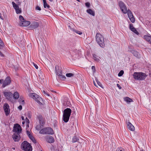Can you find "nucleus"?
<instances>
[{"mask_svg":"<svg viewBox=\"0 0 151 151\" xmlns=\"http://www.w3.org/2000/svg\"><path fill=\"white\" fill-rule=\"evenodd\" d=\"M37 118L39 121L40 125L41 126H43L45 124V119L43 118L42 116L40 114L37 116Z\"/></svg>","mask_w":151,"mask_h":151,"instance_id":"f8f14e48","label":"nucleus"},{"mask_svg":"<svg viewBox=\"0 0 151 151\" xmlns=\"http://www.w3.org/2000/svg\"><path fill=\"white\" fill-rule=\"evenodd\" d=\"M18 109L20 110H21L22 109V106L21 105H19L18 107Z\"/></svg>","mask_w":151,"mask_h":151,"instance_id":"a18cd8bd","label":"nucleus"},{"mask_svg":"<svg viewBox=\"0 0 151 151\" xmlns=\"http://www.w3.org/2000/svg\"><path fill=\"white\" fill-rule=\"evenodd\" d=\"M41 151H42V150H41Z\"/></svg>","mask_w":151,"mask_h":151,"instance_id":"69168bd1","label":"nucleus"},{"mask_svg":"<svg viewBox=\"0 0 151 151\" xmlns=\"http://www.w3.org/2000/svg\"><path fill=\"white\" fill-rule=\"evenodd\" d=\"M97 82V83L98 84V85L99 86H101V83H100L99 82Z\"/></svg>","mask_w":151,"mask_h":151,"instance_id":"3c124183","label":"nucleus"},{"mask_svg":"<svg viewBox=\"0 0 151 151\" xmlns=\"http://www.w3.org/2000/svg\"><path fill=\"white\" fill-rule=\"evenodd\" d=\"M150 41L148 42H149L150 44H151V39L150 40Z\"/></svg>","mask_w":151,"mask_h":151,"instance_id":"4d7b16f0","label":"nucleus"},{"mask_svg":"<svg viewBox=\"0 0 151 151\" xmlns=\"http://www.w3.org/2000/svg\"><path fill=\"white\" fill-rule=\"evenodd\" d=\"M88 13V14H89L93 16H94L95 15V13L91 9H89L87 10L86 11Z\"/></svg>","mask_w":151,"mask_h":151,"instance_id":"412c9836","label":"nucleus"},{"mask_svg":"<svg viewBox=\"0 0 151 151\" xmlns=\"http://www.w3.org/2000/svg\"><path fill=\"white\" fill-rule=\"evenodd\" d=\"M140 151H144V150L143 149H141L140 150Z\"/></svg>","mask_w":151,"mask_h":151,"instance_id":"bf43d9fd","label":"nucleus"},{"mask_svg":"<svg viewBox=\"0 0 151 151\" xmlns=\"http://www.w3.org/2000/svg\"><path fill=\"white\" fill-rule=\"evenodd\" d=\"M29 96L30 97L35 100L40 105L42 104L41 102V101H42V99L37 94L34 93H30Z\"/></svg>","mask_w":151,"mask_h":151,"instance_id":"423d86ee","label":"nucleus"},{"mask_svg":"<svg viewBox=\"0 0 151 151\" xmlns=\"http://www.w3.org/2000/svg\"><path fill=\"white\" fill-rule=\"evenodd\" d=\"M3 93L6 99L9 100L11 99L13 96L12 93L10 91H4Z\"/></svg>","mask_w":151,"mask_h":151,"instance_id":"ddd939ff","label":"nucleus"},{"mask_svg":"<svg viewBox=\"0 0 151 151\" xmlns=\"http://www.w3.org/2000/svg\"><path fill=\"white\" fill-rule=\"evenodd\" d=\"M72 112V110L70 108H67L63 111V120L65 122H68Z\"/></svg>","mask_w":151,"mask_h":151,"instance_id":"7ed1b4c3","label":"nucleus"},{"mask_svg":"<svg viewBox=\"0 0 151 151\" xmlns=\"http://www.w3.org/2000/svg\"><path fill=\"white\" fill-rule=\"evenodd\" d=\"M76 0L77 1H78L79 2H80V1L79 0Z\"/></svg>","mask_w":151,"mask_h":151,"instance_id":"e2e57ef3","label":"nucleus"},{"mask_svg":"<svg viewBox=\"0 0 151 151\" xmlns=\"http://www.w3.org/2000/svg\"><path fill=\"white\" fill-rule=\"evenodd\" d=\"M119 5L122 12L124 14L127 13L128 17L131 22H132V13L129 10H127L125 4L122 1L119 3Z\"/></svg>","mask_w":151,"mask_h":151,"instance_id":"f257e3e1","label":"nucleus"},{"mask_svg":"<svg viewBox=\"0 0 151 151\" xmlns=\"http://www.w3.org/2000/svg\"><path fill=\"white\" fill-rule=\"evenodd\" d=\"M130 48H129V51H131H131H132V50H130Z\"/></svg>","mask_w":151,"mask_h":151,"instance_id":"0e129e2a","label":"nucleus"},{"mask_svg":"<svg viewBox=\"0 0 151 151\" xmlns=\"http://www.w3.org/2000/svg\"><path fill=\"white\" fill-rule=\"evenodd\" d=\"M34 66H35V68L36 69H38V67L37 65L36 64L34 63Z\"/></svg>","mask_w":151,"mask_h":151,"instance_id":"49530a36","label":"nucleus"},{"mask_svg":"<svg viewBox=\"0 0 151 151\" xmlns=\"http://www.w3.org/2000/svg\"><path fill=\"white\" fill-rule=\"evenodd\" d=\"M39 24L38 22H32L30 25V27L31 29H35L39 26Z\"/></svg>","mask_w":151,"mask_h":151,"instance_id":"dca6fc26","label":"nucleus"},{"mask_svg":"<svg viewBox=\"0 0 151 151\" xmlns=\"http://www.w3.org/2000/svg\"><path fill=\"white\" fill-rule=\"evenodd\" d=\"M35 9L36 10H39V11H40L41 10V9L38 6H37L36 7Z\"/></svg>","mask_w":151,"mask_h":151,"instance_id":"ea45409f","label":"nucleus"},{"mask_svg":"<svg viewBox=\"0 0 151 151\" xmlns=\"http://www.w3.org/2000/svg\"><path fill=\"white\" fill-rule=\"evenodd\" d=\"M43 5L44 7L45 8H46V7L47 8H49L50 7V6L47 4L46 0H43Z\"/></svg>","mask_w":151,"mask_h":151,"instance_id":"5701e85b","label":"nucleus"},{"mask_svg":"<svg viewBox=\"0 0 151 151\" xmlns=\"http://www.w3.org/2000/svg\"><path fill=\"white\" fill-rule=\"evenodd\" d=\"M4 44L3 43V41L1 38H0V49L1 48V47H3L4 45ZM0 56L1 57H3L4 55L0 51Z\"/></svg>","mask_w":151,"mask_h":151,"instance_id":"6ab92c4d","label":"nucleus"},{"mask_svg":"<svg viewBox=\"0 0 151 151\" xmlns=\"http://www.w3.org/2000/svg\"><path fill=\"white\" fill-rule=\"evenodd\" d=\"M40 126H39L38 125L36 127V129L37 130H40Z\"/></svg>","mask_w":151,"mask_h":151,"instance_id":"a19ab883","label":"nucleus"},{"mask_svg":"<svg viewBox=\"0 0 151 151\" xmlns=\"http://www.w3.org/2000/svg\"><path fill=\"white\" fill-rule=\"evenodd\" d=\"M79 140V139L76 136H74L72 139V142L75 143L78 142Z\"/></svg>","mask_w":151,"mask_h":151,"instance_id":"a878e982","label":"nucleus"},{"mask_svg":"<svg viewBox=\"0 0 151 151\" xmlns=\"http://www.w3.org/2000/svg\"><path fill=\"white\" fill-rule=\"evenodd\" d=\"M0 18L2 20H3V17L2 16L1 14V13H0Z\"/></svg>","mask_w":151,"mask_h":151,"instance_id":"de8ad7c7","label":"nucleus"},{"mask_svg":"<svg viewBox=\"0 0 151 151\" xmlns=\"http://www.w3.org/2000/svg\"><path fill=\"white\" fill-rule=\"evenodd\" d=\"M4 110L6 116L9 115L10 113L9 106L8 104H5L4 106Z\"/></svg>","mask_w":151,"mask_h":151,"instance_id":"2eb2a0df","label":"nucleus"},{"mask_svg":"<svg viewBox=\"0 0 151 151\" xmlns=\"http://www.w3.org/2000/svg\"><path fill=\"white\" fill-rule=\"evenodd\" d=\"M93 59L95 61L97 62H99L100 61V60L99 58H100L98 57L96 54H93Z\"/></svg>","mask_w":151,"mask_h":151,"instance_id":"4be33fe9","label":"nucleus"},{"mask_svg":"<svg viewBox=\"0 0 151 151\" xmlns=\"http://www.w3.org/2000/svg\"><path fill=\"white\" fill-rule=\"evenodd\" d=\"M133 32H134L136 34L138 35H139V33L138 31L136 30V29L134 27H133Z\"/></svg>","mask_w":151,"mask_h":151,"instance_id":"7c9ffc66","label":"nucleus"},{"mask_svg":"<svg viewBox=\"0 0 151 151\" xmlns=\"http://www.w3.org/2000/svg\"><path fill=\"white\" fill-rule=\"evenodd\" d=\"M124 73V71L123 70H121L118 74V76H122Z\"/></svg>","mask_w":151,"mask_h":151,"instance_id":"72a5a7b5","label":"nucleus"},{"mask_svg":"<svg viewBox=\"0 0 151 151\" xmlns=\"http://www.w3.org/2000/svg\"><path fill=\"white\" fill-rule=\"evenodd\" d=\"M21 148L24 151H32V146L26 141H24L22 142Z\"/></svg>","mask_w":151,"mask_h":151,"instance_id":"20e7f679","label":"nucleus"},{"mask_svg":"<svg viewBox=\"0 0 151 151\" xmlns=\"http://www.w3.org/2000/svg\"><path fill=\"white\" fill-rule=\"evenodd\" d=\"M29 137L32 140V141L33 142V143H36V140H35V138L32 136V135L29 136Z\"/></svg>","mask_w":151,"mask_h":151,"instance_id":"bb28decb","label":"nucleus"},{"mask_svg":"<svg viewBox=\"0 0 151 151\" xmlns=\"http://www.w3.org/2000/svg\"><path fill=\"white\" fill-rule=\"evenodd\" d=\"M96 39L98 44L101 47H104V38L102 35L99 33H97L96 36Z\"/></svg>","mask_w":151,"mask_h":151,"instance_id":"f03ea898","label":"nucleus"},{"mask_svg":"<svg viewBox=\"0 0 151 151\" xmlns=\"http://www.w3.org/2000/svg\"><path fill=\"white\" fill-rule=\"evenodd\" d=\"M56 74L58 76H62V71L60 70L58 71H57L56 72Z\"/></svg>","mask_w":151,"mask_h":151,"instance_id":"cd10ccee","label":"nucleus"},{"mask_svg":"<svg viewBox=\"0 0 151 151\" xmlns=\"http://www.w3.org/2000/svg\"><path fill=\"white\" fill-rule=\"evenodd\" d=\"M11 82V78L9 76L6 77L4 81L3 79L0 80V83L1 84H2V87L3 88H4L9 84Z\"/></svg>","mask_w":151,"mask_h":151,"instance_id":"1a4fd4ad","label":"nucleus"},{"mask_svg":"<svg viewBox=\"0 0 151 151\" xmlns=\"http://www.w3.org/2000/svg\"><path fill=\"white\" fill-rule=\"evenodd\" d=\"M41 134H54L53 130L50 127H46L42 129L40 132Z\"/></svg>","mask_w":151,"mask_h":151,"instance_id":"0eeeda50","label":"nucleus"},{"mask_svg":"<svg viewBox=\"0 0 151 151\" xmlns=\"http://www.w3.org/2000/svg\"><path fill=\"white\" fill-rule=\"evenodd\" d=\"M132 127H133V131L134 130V127L133 125L132 126Z\"/></svg>","mask_w":151,"mask_h":151,"instance_id":"5fc2aeb1","label":"nucleus"},{"mask_svg":"<svg viewBox=\"0 0 151 151\" xmlns=\"http://www.w3.org/2000/svg\"><path fill=\"white\" fill-rule=\"evenodd\" d=\"M19 99H20V100H23V99H24V97L22 96H20Z\"/></svg>","mask_w":151,"mask_h":151,"instance_id":"09e8293b","label":"nucleus"},{"mask_svg":"<svg viewBox=\"0 0 151 151\" xmlns=\"http://www.w3.org/2000/svg\"><path fill=\"white\" fill-rule=\"evenodd\" d=\"M132 20H133V23L135 22V19H134V16H133V19H132Z\"/></svg>","mask_w":151,"mask_h":151,"instance_id":"603ef678","label":"nucleus"},{"mask_svg":"<svg viewBox=\"0 0 151 151\" xmlns=\"http://www.w3.org/2000/svg\"><path fill=\"white\" fill-rule=\"evenodd\" d=\"M25 121H23L22 122V124L23 125H24V124H25Z\"/></svg>","mask_w":151,"mask_h":151,"instance_id":"6e6d98bb","label":"nucleus"},{"mask_svg":"<svg viewBox=\"0 0 151 151\" xmlns=\"http://www.w3.org/2000/svg\"><path fill=\"white\" fill-rule=\"evenodd\" d=\"M19 101L20 103V104L22 105H24V100H20V99H19Z\"/></svg>","mask_w":151,"mask_h":151,"instance_id":"c9c22d12","label":"nucleus"},{"mask_svg":"<svg viewBox=\"0 0 151 151\" xmlns=\"http://www.w3.org/2000/svg\"><path fill=\"white\" fill-rule=\"evenodd\" d=\"M134 78L139 81L145 79L147 76L145 73H134L133 75Z\"/></svg>","mask_w":151,"mask_h":151,"instance_id":"39448f33","label":"nucleus"},{"mask_svg":"<svg viewBox=\"0 0 151 151\" xmlns=\"http://www.w3.org/2000/svg\"><path fill=\"white\" fill-rule=\"evenodd\" d=\"M144 38L145 40L149 42L151 39V35H145L144 36Z\"/></svg>","mask_w":151,"mask_h":151,"instance_id":"aec40b11","label":"nucleus"},{"mask_svg":"<svg viewBox=\"0 0 151 151\" xmlns=\"http://www.w3.org/2000/svg\"><path fill=\"white\" fill-rule=\"evenodd\" d=\"M25 121V122L26 123V124H29V120L27 118H26Z\"/></svg>","mask_w":151,"mask_h":151,"instance_id":"4c0bfd02","label":"nucleus"},{"mask_svg":"<svg viewBox=\"0 0 151 151\" xmlns=\"http://www.w3.org/2000/svg\"><path fill=\"white\" fill-rule=\"evenodd\" d=\"M73 31L74 32L80 35H81L82 34V32H81L79 30H76V29L73 30Z\"/></svg>","mask_w":151,"mask_h":151,"instance_id":"c756f323","label":"nucleus"},{"mask_svg":"<svg viewBox=\"0 0 151 151\" xmlns=\"http://www.w3.org/2000/svg\"><path fill=\"white\" fill-rule=\"evenodd\" d=\"M74 76V74L71 73H68L66 74V76L67 77H71Z\"/></svg>","mask_w":151,"mask_h":151,"instance_id":"c85d7f7f","label":"nucleus"},{"mask_svg":"<svg viewBox=\"0 0 151 151\" xmlns=\"http://www.w3.org/2000/svg\"><path fill=\"white\" fill-rule=\"evenodd\" d=\"M116 151H125V150L123 148L121 147H118L116 150Z\"/></svg>","mask_w":151,"mask_h":151,"instance_id":"2f4dec72","label":"nucleus"},{"mask_svg":"<svg viewBox=\"0 0 151 151\" xmlns=\"http://www.w3.org/2000/svg\"><path fill=\"white\" fill-rule=\"evenodd\" d=\"M138 52L135 50H133V54L136 57H138Z\"/></svg>","mask_w":151,"mask_h":151,"instance_id":"473e14b6","label":"nucleus"},{"mask_svg":"<svg viewBox=\"0 0 151 151\" xmlns=\"http://www.w3.org/2000/svg\"><path fill=\"white\" fill-rule=\"evenodd\" d=\"M61 76V78L63 79H66V77L65 76L63 75L62 74V76Z\"/></svg>","mask_w":151,"mask_h":151,"instance_id":"c03bdc74","label":"nucleus"},{"mask_svg":"<svg viewBox=\"0 0 151 151\" xmlns=\"http://www.w3.org/2000/svg\"><path fill=\"white\" fill-rule=\"evenodd\" d=\"M21 118H22V120H24V116H22Z\"/></svg>","mask_w":151,"mask_h":151,"instance_id":"864d4df0","label":"nucleus"},{"mask_svg":"<svg viewBox=\"0 0 151 151\" xmlns=\"http://www.w3.org/2000/svg\"><path fill=\"white\" fill-rule=\"evenodd\" d=\"M19 93L16 91L13 94V97L15 99H18L19 97Z\"/></svg>","mask_w":151,"mask_h":151,"instance_id":"a211bd4d","label":"nucleus"},{"mask_svg":"<svg viewBox=\"0 0 151 151\" xmlns=\"http://www.w3.org/2000/svg\"><path fill=\"white\" fill-rule=\"evenodd\" d=\"M132 124L130 122L127 123V127L128 129L130 131H132Z\"/></svg>","mask_w":151,"mask_h":151,"instance_id":"b1692460","label":"nucleus"},{"mask_svg":"<svg viewBox=\"0 0 151 151\" xmlns=\"http://www.w3.org/2000/svg\"><path fill=\"white\" fill-rule=\"evenodd\" d=\"M27 124V127H29V124Z\"/></svg>","mask_w":151,"mask_h":151,"instance_id":"13d9d810","label":"nucleus"},{"mask_svg":"<svg viewBox=\"0 0 151 151\" xmlns=\"http://www.w3.org/2000/svg\"><path fill=\"white\" fill-rule=\"evenodd\" d=\"M46 140L47 142L49 143H52L54 142V138L52 136L48 135L46 136Z\"/></svg>","mask_w":151,"mask_h":151,"instance_id":"f3484780","label":"nucleus"},{"mask_svg":"<svg viewBox=\"0 0 151 151\" xmlns=\"http://www.w3.org/2000/svg\"><path fill=\"white\" fill-rule=\"evenodd\" d=\"M12 4L14 8L16 11V13L17 14H20L22 12L21 9L19 8L18 5L16 4L14 1L12 2Z\"/></svg>","mask_w":151,"mask_h":151,"instance_id":"9b49d317","label":"nucleus"},{"mask_svg":"<svg viewBox=\"0 0 151 151\" xmlns=\"http://www.w3.org/2000/svg\"><path fill=\"white\" fill-rule=\"evenodd\" d=\"M19 18L20 21V22L19 23L20 26L27 27L30 24V21L26 20L22 15L19 16Z\"/></svg>","mask_w":151,"mask_h":151,"instance_id":"6e6552de","label":"nucleus"},{"mask_svg":"<svg viewBox=\"0 0 151 151\" xmlns=\"http://www.w3.org/2000/svg\"><path fill=\"white\" fill-rule=\"evenodd\" d=\"M124 99L127 103L130 102L132 101V99L128 97H125L124 98Z\"/></svg>","mask_w":151,"mask_h":151,"instance_id":"393cba45","label":"nucleus"},{"mask_svg":"<svg viewBox=\"0 0 151 151\" xmlns=\"http://www.w3.org/2000/svg\"><path fill=\"white\" fill-rule=\"evenodd\" d=\"M117 86L119 88V89H122V87L119 84H117Z\"/></svg>","mask_w":151,"mask_h":151,"instance_id":"79ce46f5","label":"nucleus"},{"mask_svg":"<svg viewBox=\"0 0 151 151\" xmlns=\"http://www.w3.org/2000/svg\"><path fill=\"white\" fill-rule=\"evenodd\" d=\"M14 132H17L20 134L22 130L20 126L18 124H14V129L13 130Z\"/></svg>","mask_w":151,"mask_h":151,"instance_id":"9d476101","label":"nucleus"},{"mask_svg":"<svg viewBox=\"0 0 151 151\" xmlns=\"http://www.w3.org/2000/svg\"><path fill=\"white\" fill-rule=\"evenodd\" d=\"M85 5L86 6L88 7L89 8L90 6V4L89 2H87L85 3Z\"/></svg>","mask_w":151,"mask_h":151,"instance_id":"58836bf2","label":"nucleus"},{"mask_svg":"<svg viewBox=\"0 0 151 151\" xmlns=\"http://www.w3.org/2000/svg\"><path fill=\"white\" fill-rule=\"evenodd\" d=\"M68 27H69V28H71V27H70V26H68Z\"/></svg>","mask_w":151,"mask_h":151,"instance_id":"680f3d73","label":"nucleus"},{"mask_svg":"<svg viewBox=\"0 0 151 151\" xmlns=\"http://www.w3.org/2000/svg\"><path fill=\"white\" fill-rule=\"evenodd\" d=\"M129 27L130 30L132 31V25L131 24H130Z\"/></svg>","mask_w":151,"mask_h":151,"instance_id":"37998d69","label":"nucleus"},{"mask_svg":"<svg viewBox=\"0 0 151 151\" xmlns=\"http://www.w3.org/2000/svg\"><path fill=\"white\" fill-rule=\"evenodd\" d=\"M50 1L52 2L53 0H49Z\"/></svg>","mask_w":151,"mask_h":151,"instance_id":"052dcab7","label":"nucleus"},{"mask_svg":"<svg viewBox=\"0 0 151 151\" xmlns=\"http://www.w3.org/2000/svg\"><path fill=\"white\" fill-rule=\"evenodd\" d=\"M91 68L93 70H94V71L95 70V67L94 66H93L91 67Z\"/></svg>","mask_w":151,"mask_h":151,"instance_id":"8fccbe9b","label":"nucleus"},{"mask_svg":"<svg viewBox=\"0 0 151 151\" xmlns=\"http://www.w3.org/2000/svg\"><path fill=\"white\" fill-rule=\"evenodd\" d=\"M43 92L44 94L45 95L47 96H50V95L48 93L47 91H45L43 90Z\"/></svg>","mask_w":151,"mask_h":151,"instance_id":"f704fd0d","label":"nucleus"},{"mask_svg":"<svg viewBox=\"0 0 151 151\" xmlns=\"http://www.w3.org/2000/svg\"><path fill=\"white\" fill-rule=\"evenodd\" d=\"M26 133L28 137L32 135L29 131L27 130L26 131Z\"/></svg>","mask_w":151,"mask_h":151,"instance_id":"e433bc0d","label":"nucleus"},{"mask_svg":"<svg viewBox=\"0 0 151 151\" xmlns=\"http://www.w3.org/2000/svg\"><path fill=\"white\" fill-rule=\"evenodd\" d=\"M20 134L17 132H14L12 136V138L14 141L18 142L20 139L21 137Z\"/></svg>","mask_w":151,"mask_h":151,"instance_id":"4468645a","label":"nucleus"}]
</instances>
